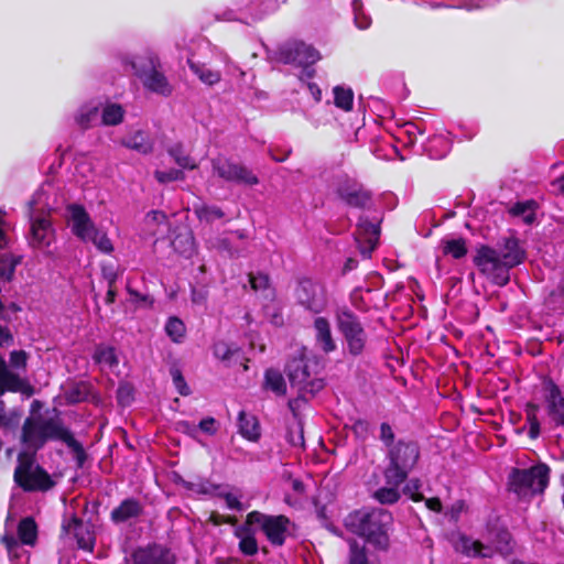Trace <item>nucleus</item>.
I'll list each match as a JSON object with an SVG mask.
<instances>
[{
	"label": "nucleus",
	"instance_id": "nucleus-10",
	"mask_svg": "<svg viewBox=\"0 0 564 564\" xmlns=\"http://www.w3.org/2000/svg\"><path fill=\"white\" fill-rule=\"evenodd\" d=\"M248 516V523L253 524L257 530L263 532L272 545H282L289 532L290 520L285 516H270L260 511H251Z\"/></svg>",
	"mask_w": 564,
	"mask_h": 564
},
{
	"label": "nucleus",
	"instance_id": "nucleus-27",
	"mask_svg": "<svg viewBox=\"0 0 564 564\" xmlns=\"http://www.w3.org/2000/svg\"><path fill=\"white\" fill-rule=\"evenodd\" d=\"M386 486L380 487L373 492V498L382 505H393L401 498L400 486L404 481L392 482L384 478Z\"/></svg>",
	"mask_w": 564,
	"mask_h": 564
},
{
	"label": "nucleus",
	"instance_id": "nucleus-11",
	"mask_svg": "<svg viewBox=\"0 0 564 564\" xmlns=\"http://www.w3.org/2000/svg\"><path fill=\"white\" fill-rule=\"evenodd\" d=\"M43 191L37 192L30 202L31 238L32 247L50 252L48 248L55 239V234L50 219L45 216L35 215V206L41 204Z\"/></svg>",
	"mask_w": 564,
	"mask_h": 564
},
{
	"label": "nucleus",
	"instance_id": "nucleus-43",
	"mask_svg": "<svg viewBox=\"0 0 564 564\" xmlns=\"http://www.w3.org/2000/svg\"><path fill=\"white\" fill-rule=\"evenodd\" d=\"M167 336L175 343H181L185 336V325L177 317H170L165 325Z\"/></svg>",
	"mask_w": 564,
	"mask_h": 564
},
{
	"label": "nucleus",
	"instance_id": "nucleus-64",
	"mask_svg": "<svg viewBox=\"0 0 564 564\" xmlns=\"http://www.w3.org/2000/svg\"><path fill=\"white\" fill-rule=\"evenodd\" d=\"M116 290H115V285H111V286H108V291H107V294H106V303L107 304H112L116 300Z\"/></svg>",
	"mask_w": 564,
	"mask_h": 564
},
{
	"label": "nucleus",
	"instance_id": "nucleus-37",
	"mask_svg": "<svg viewBox=\"0 0 564 564\" xmlns=\"http://www.w3.org/2000/svg\"><path fill=\"white\" fill-rule=\"evenodd\" d=\"M173 249L185 258L194 253V237L189 231L177 235L172 241Z\"/></svg>",
	"mask_w": 564,
	"mask_h": 564
},
{
	"label": "nucleus",
	"instance_id": "nucleus-50",
	"mask_svg": "<svg viewBox=\"0 0 564 564\" xmlns=\"http://www.w3.org/2000/svg\"><path fill=\"white\" fill-rule=\"evenodd\" d=\"M173 383L182 395H188L189 394V388L187 387L185 379L182 375V371L177 367H172L170 370Z\"/></svg>",
	"mask_w": 564,
	"mask_h": 564
},
{
	"label": "nucleus",
	"instance_id": "nucleus-56",
	"mask_svg": "<svg viewBox=\"0 0 564 564\" xmlns=\"http://www.w3.org/2000/svg\"><path fill=\"white\" fill-rule=\"evenodd\" d=\"M214 354L217 358L226 360L231 356L232 350L226 343L219 341L214 346Z\"/></svg>",
	"mask_w": 564,
	"mask_h": 564
},
{
	"label": "nucleus",
	"instance_id": "nucleus-22",
	"mask_svg": "<svg viewBox=\"0 0 564 564\" xmlns=\"http://www.w3.org/2000/svg\"><path fill=\"white\" fill-rule=\"evenodd\" d=\"M315 341L316 345L325 354H329L336 349V343L332 335L329 322L324 317H317L314 321Z\"/></svg>",
	"mask_w": 564,
	"mask_h": 564
},
{
	"label": "nucleus",
	"instance_id": "nucleus-51",
	"mask_svg": "<svg viewBox=\"0 0 564 564\" xmlns=\"http://www.w3.org/2000/svg\"><path fill=\"white\" fill-rule=\"evenodd\" d=\"M102 276L108 282V286L115 285L119 274L122 272L119 267L111 263L102 264L101 268Z\"/></svg>",
	"mask_w": 564,
	"mask_h": 564
},
{
	"label": "nucleus",
	"instance_id": "nucleus-3",
	"mask_svg": "<svg viewBox=\"0 0 564 564\" xmlns=\"http://www.w3.org/2000/svg\"><path fill=\"white\" fill-rule=\"evenodd\" d=\"M392 520V514L382 508H364L350 512L345 519V527L375 547L386 550Z\"/></svg>",
	"mask_w": 564,
	"mask_h": 564
},
{
	"label": "nucleus",
	"instance_id": "nucleus-23",
	"mask_svg": "<svg viewBox=\"0 0 564 564\" xmlns=\"http://www.w3.org/2000/svg\"><path fill=\"white\" fill-rule=\"evenodd\" d=\"M142 511V505L137 499L129 498L111 511L110 518L115 523H123L138 518Z\"/></svg>",
	"mask_w": 564,
	"mask_h": 564
},
{
	"label": "nucleus",
	"instance_id": "nucleus-18",
	"mask_svg": "<svg viewBox=\"0 0 564 564\" xmlns=\"http://www.w3.org/2000/svg\"><path fill=\"white\" fill-rule=\"evenodd\" d=\"M67 218L73 234L87 242L96 227L85 208L79 205H69L67 207Z\"/></svg>",
	"mask_w": 564,
	"mask_h": 564
},
{
	"label": "nucleus",
	"instance_id": "nucleus-49",
	"mask_svg": "<svg viewBox=\"0 0 564 564\" xmlns=\"http://www.w3.org/2000/svg\"><path fill=\"white\" fill-rule=\"evenodd\" d=\"M422 487L421 480L419 478H411L406 481L403 492L414 501H421L424 499L423 495L420 494V489Z\"/></svg>",
	"mask_w": 564,
	"mask_h": 564
},
{
	"label": "nucleus",
	"instance_id": "nucleus-54",
	"mask_svg": "<svg viewBox=\"0 0 564 564\" xmlns=\"http://www.w3.org/2000/svg\"><path fill=\"white\" fill-rule=\"evenodd\" d=\"M26 354L23 350H14L10 355V365L15 369H24L26 367Z\"/></svg>",
	"mask_w": 564,
	"mask_h": 564
},
{
	"label": "nucleus",
	"instance_id": "nucleus-13",
	"mask_svg": "<svg viewBox=\"0 0 564 564\" xmlns=\"http://www.w3.org/2000/svg\"><path fill=\"white\" fill-rule=\"evenodd\" d=\"M14 480L24 490H47L53 486L50 476L42 469L32 470L30 459L24 455H19V465L14 471Z\"/></svg>",
	"mask_w": 564,
	"mask_h": 564
},
{
	"label": "nucleus",
	"instance_id": "nucleus-19",
	"mask_svg": "<svg viewBox=\"0 0 564 564\" xmlns=\"http://www.w3.org/2000/svg\"><path fill=\"white\" fill-rule=\"evenodd\" d=\"M379 240V226L365 218H360L357 224L356 241L359 250L365 258H369Z\"/></svg>",
	"mask_w": 564,
	"mask_h": 564
},
{
	"label": "nucleus",
	"instance_id": "nucleus-1",
	"mask_svg": "<svg viewBox=\"0 0 564 564\" xmlns=\"http://www.w3.org/2000/svg\"><path fill=\"white\" fill-rule=\"evenodd\" d=\"M527 257L517 238H507L498 249L481 246L477 249L474 263L494 284L503 286L510 280V269L521 264Z\"/></svg>",
	"mask_w": 564,
	"mask_h": 564
},
{
	"label": "nucleus",
	"instance_id": "nucleus-16",
	"mask_svg": "<svg viewBox=\"0 0 564 564\" xmlns=\"http://www.w3.org/2000/svg\"><path fill=\"white\" fill-rule=\"evenodd\" d=\"M295 297L300 305L313 313L322 312L327 304L324 285L310 279L300 281L295 290Z\"/></svg>",
	"mask_w": 564,
	"mask_h": 564
},
{
	"label": "nucleus",
	"instance_id": "nucleus-42",
	"mask_svg": "<svg viewBox=\"0 0 564 564\" xmlns=\"http://www.w3.org/2000/svg\"><path fill=\"white\" fill-rule=\"evenodd\" d=\"M195 214L200 221L213 223L224 217V212L215 205H202L195 208Z\"/></svg>",
	"mask_w": 564,
	"mask_h": 564
},
{
	"label": "nucleus",
	"instance_id": "nucleus-30",
	"mask_svg": "<svg viewBox=\"0 0 564 564\" xmlns=\"http://www.w3.org/2000/svg\"><path fill=\"white\" fill-rule=\"evenodd\" d=\"M263 388L272 391L278 397H282L286 393V382L280 370L273 368L265 370Z\"/></svg>",
	"mask_w": 564,
	"mask_h": 564
},
{
	"label": "nucleus",
	"instance_id": "nucleus-45",
	"mask_svg": "<svg viewBox=\"0 0 564 564\" xmlns=\"http://www.w3.org/2000/svg\"><path fill=\"white\" fill-rule=\"evenodd\" d=\"M88 241L93 242L96 248L104 253H110L113 250L111 240L104 231H100L97 228L94 229Z\"/></svg>",
	"mask_w": 564,
	"mask_h": 564
},
{
	"label": "nucleus",
	"instance_id": "nucleus-6",
	"mask_svg": "<svg viewBox=\"0 0 564 564\" xmlns=\"http://www.w3.org/2000/svg\"><path fill=\"white\" fill-rule=\"evenodd\" d=\"M126 64L148 91L164 97L172 95L173 86L164 75L160 59L153 53L132 56Z\"/></svg>",
	"mask_w": 564,
	"mask_h": 564
},
{
	"label": "nucleus",
	"instance_id": "nucleus-20",
	"mask_svg": "<svg viewBox=\"0 0 564 564\" xmlns=\"http://www.w3.org/2000/svg\"><path fill=\"white\" fill-rule=\"evenodd\" d=\"M133 561L135 564H173L171 553L159 545L138 549Z\"/></svg>",
	"mask_w": 564,
	"mask_h": 564
},
{
	"label": "nucleus",
	"instance_id": "nucleus-5",
	"mask_svg": "<svg viewBox=\"0 0 564 564\" xmlns=\"http://www.w3.org/2000/svg\"><path fill=\"white\" fill-rule=\"evenodd\" d=\"M484 539L480 541L458 533L452 543L456 552L471 558H491L496 554L508 556L512 553L511 535L507 530H488Z\"/></svg>",
	"mask_w": 564,
	"mask_h": 564
},
{
	"label": "nucleus",
	"instance_id": "nucleus-33",
	"mask_svg": "<svg viewBox=\"0 0 564 564\" xmlns=\"http://www.w3.org/2000/svg\"><path fill=\"white\" fill-rule=\"evenodd\" d=\"M441 249L444 256H451L454 259H462L467 253L466 241L463 238L445 237L441 240Z\"/></svg>",
	"mask_w": 564,
	"mask_h": 564
},
{
	"label": "nucleus",
	"instance_id": "nucleus-44",
	"mask_svg": "<svg viewBox=\"0 0 564 564\" xmlns=\"http://www.w3.org/2000/svg\"><path fill=\"white\" fill-rule=\"evenodd\" d=\"M75 536L77 544L80 549L91 551L94 547V538L89 530H87L82 522H75Z\"/></svg>",
	"mask_w": 564,
	"mask_h": 564
},
{
	"label": "nucleus",
	"instance_id": "nucleus-52",
	"mask_svg": "<svg viewBox=\"0 0 564 564\" xmlns=\"http://www.w3.org/2000/svg\"><path fill=\"white\" fill-rule=\"evenodd\" d=\"M380 440L384 444L386 448L389 449L392 445H395L397 441H394V433L392 427L388 423H382L380 425Z\"/></svg>",
	"mask_w": 564,
	"mask_h": 564
},
{
	"label": "nucleus",
	"instance_id": "nucleus-39",
	"mask_svg": "<svg viewBox=\"0 0 564 564\" xmlns=\"http://www.w3.org/2000/svg\"><path fill=\"white\" fill-rule=\"evenodd\" d=\"M94 359L102 368H112L118 365L116 351L112 347H98L94 354Z\"/></svg>",
	"mask_w": 564,
	"mask_h": 564
},
{
	"label": "nucleus",
	"instance_id": "nucleus-47",
	"mask_svg": "<svg viewBox=\"0 0 564 564\" xmlns=\"http://www.w3.org/2000/svg\"><path fill=\"white\" fill-rule=\"evenodd\" d=\"M349 564H369L365 546L356 541L350 543Z\"/></svg>",
	"mask_w": 564,
	"mask_h": 564
},
{
	"label": "nucleus",
	"instance_id": "nucleus-62",
	"mask_svg": "<svg viewBox=\"0 0 564 564\" xmlns=\"http://www.w3.org/2000/svg\"><path fill=\"white\" fill-rule=\"evenodd\" d=\"M369 424L366 421H357L354 424V431L356 434H367Z\"/></svg>",
	"mask_w": 564,
	"mask_h": 564
},
{
	"label": "nucleus",
	"instance_id": "nucleus-8",
	"mask_svg": "<svg viewBox=\"0 0 564 564\" xmlns=\"http://www.w3.org/2000/svg\"><path fill=\"white\" fill-rule=\"evenodd\" d=\"M550 468L538 464L528 469H512L509 475V488L519 497L542 494L549 485Z\"/></svg>",
	"mask_w": 564,
	"mask_h": 564
},
{
	"label": "nucleus",
	"instance_id": "nucleus-32",
	"mask_svg": "<svg viewBox=\"0 0 564 564\" xmlns=\"http://www.w3.org/2000/svg\"><path fill=\"white\" fill-rule=\"evenodd\" d=\"M452 148V142L443 134L433 135L426 143V151L432 159L444 158Z\"/></svg>",
	"mask_w": 564,
	"mask_h": 564
},
{
	"label": "nucleus",
	"instance_id": "nucleus-34",
	"mask_svg": "<svg viewBox=\"0 0 564 564\" xmlns=\"http://www.w3.org/2000/svg\"><path fill=\"white\" fill-rule=\"evenodd\" d=\"M18 535L22 544L33 546L37 539V527L32 518H24L18 525Z\"/></svg>",
	"mask_w": 564,
	"mask_h": 564
},
{
	"label": "nucleus",
	"instance_id": "nucleus-17",
	"mask_svg": "<svg viewBox=\"0 0 564 564\" xmlns=\"http://www.w3.org/2000/svg\"><path fill=\"white\" fill-rule=\"evenodd\" d=\"M337 194L350 207L365 209L372 205L371 194L362 185L351 180L340 183L337 187Z\"/></svg>",
	"mask_w": 564,
	"mask_h": 564
},
{
	"label": "nucleus",
	"instance_id": "nucleus-59",
	"mask_svg": "<svg viewBox=\"0 0 564 564\" xmlns=\"http://www.w3.org/2000/svg\"><path fill=\"white\" fill-rule=\"evenodd\" d=\"M306 89L308 90V93L311 94V96H312V98L314 99L315 102H319L321 101V99H322V90L318 87V85H316L315 83H307L306 84Z\"/></svg>",
	"mask_w": 564,
	"mask_h": 564
},
{
	"label": "nucleus",
	"instance_id": "nucleus-31",
	"mask_svg": "<svg viewBox=\"0 0 564 564\" xmlns=\"http://www.w3.org/2000/svg\"><path fill=\"white\" fill-rule=\"evenodd\" d=\"M187 64L191 70L199 78V80L206 85L213 86L217 84L221 78L220 72L210 69L203 63L188 58Z\"/></svg>",
	"mask_w": 564,
	"mask_h": 564
},
{
	"label": "nucleus",
	"instance_id": "nucleus-12",
	"mask_svg": "<svg viewBox=\"0 0 564 564\" xmlns=\"http://www.w3.org/2000/svg\"><path fill=\"white\" fill-rule=\"evenodd\" d=\"M280 54L285 64L303 68L300 75L301 79L313 77L315 72L311 66L321 58L319 53L313 46L302 42L285 46Z\"/></svg>",
	"mask_w": 564,
	"mask_h": 564
},
{
	"label": "nucleus",
	"instance_id": "nucleus-38",
	"mask_svg": "<svg viewBox=\"0 0 564 564\" xmlns=\"http://www.w3.org/2000/svg\"><path fill=\"white\" fill-rule=\"evenodd\" d=\"M536 204L534 200H525L517 203L510 213L513 216L520 217L525 224H532L535 218Z\"/></svg>",
	"mask_w": 564,
	"mask_h": 564
},
{
	"label": "nucleus",
	"instance_id": "nucleus-28",
	"mask_svg": "<svg viewBox=\"0 0 564 564\" xmlns=\"http://www.w3.org/2000/svg\"><path fill=\"white\" fill-rule=\"evenodd\" d=\"M1 542L6 545L9 557L14 564H26L29 554L20 546L12 533L7 531L2 535Z\"/></svg>",
	"mask_w": 564,
	"mask_h": 564
},
{
	"label": "nucleus",
	"instance_id": "nucleus-4",
	"mask_svg": "<svg viewBox=\"0 0 564 564\" xmlns=\"http://www.w3.org/2000/svg\"><path fill=\"white\" fill-rule=\"evenodd\" d=\"M318 359L310 354L306 348H299L285 366V373L292 389L299 397L306 399L319 392L325 383L321 376Z\"/></svg>",
	"mask_w": 564,
	"mask_h": 564
},
{
	"label": "nucleus",
	"instance_id": "nucleus-29",
	"mask_svg": "<svg viewBox=\"0 0 564 564\" xmlns=\"http://www.w3.org/2000/svg\"><path fill=\"white\" fill-rule=\"evenodd\" d=\"M99 110V106L95 102L85 104L77 110L75 122L82 129H88L97 122Z\"/></svg>",
	"mask_w": 564,
	"mask_h": 564
},
{
	"label": "nucleus",
	"instance_id": "nucleus-15",
	"mask_svg": "<svg viewBox=\"0 0 564 564\" xmlns=\"http://www.w3.org/2000/svg\"><path fill=\"white\" fill-rule=\"evenodd\" d=\"M542 397L549 423L555 427L564 426V395L553 380H544Z\"/></svg>",
	"mask_w": 564,
	"mask_h": 564
},
{
	"label": "nucleus",
	"instance_id": "nucleus-2",
	"mask_svg": "<svg viewBox=\"0 0 564 564\" xmlns=\"http://www.w3.org/2000/svg\"><path fill=\"white\" fill-rule=\"evenodd\" d=\"M61 441L74 454L77 465L82 467L86 459V453L79 442H77L72 432L65 427L57 417H45L42 415L31 416L25 420L22 431V442L28 449L37 451L47 441Z\"/></svg>",
	"mask_w": 564,
	"mask_h": 564
},
{
	"label": "nucleus",
	"instance_id": "nucleus-60",
	"mask_svg": "<svg viewBox=\"0 0 564 564\" xmlns=\"http://www.w3.org/2000/svg\"><path fill=\"white\" fill-rule=\"evenodd\" d=\"M130 397V388L128 386H120L118 389V399L120 403H128Z\"/></svg>",
	"mask_w": 564,
	"mask_h": 564
},
{
	"label": "nucleus",
	"instance_id": "nucleus-58",
	"mask_svg": "<svg viewBox=\"0 0 564 564\" xmlns=\"http://www.w3.org/2000/svg\"><path fill=\"white\" fill-rule=\"evenodd\" d=\"M199 429L209 434V435H213L216 433L217 431V427H216V421L214 417H206V419H203L200 422H199Z\"/></svg>",
	"mask_w": 564,
	"mask_h": 564
},
{
	"label": "nucleus",
	"instance_id": "nucleus-57",
	"mask_svg": "<svg viewBox=\"0 0 564 564\" xmlns=\"http://www.w3.org/2000/svg\"><path fill=\"white\" fill-rule=\"evenodd\" d=\"M6 212L0 208V249L8 246L9 239L6 234L7 223L4 221Z\"/></svg>",
	"mask_w": 564,
	"mask_h": 564
},
{
	"label": "nucleus",
	"instance_id": "nucleus-63",
	"mask_svg": "<svg viewBox=\"0 0 564 564\" xmlns=\"http://www.w3.org/2000/svg\"><path fill=\"white\" fill-rule=\"evenodd\" d=\"M291 486H292V489L293 491L297 495V496H301L304 494V485L301 480L299 479H292L291 480Z\"/></svg>",
	"mask_w": 564,
	"mask_h": 564
},
{
	"label": "nucleus",
	"instance_id": "nucleus-35",
	"mask_svg": "<svg viewBox=\"0 0 564 564\" xmlns=\"http://www.w3.org/2000/svg\"><path fill=\"white\" fill-rule=\"evenodd\" d=\"M173 161L181 167L180 170H194L197 167V163L181 144L172 145L167 150Z\"/></svg>",
	"mask_w": 564,
	"mask_h": 564
},
{
	"label": "nucleus",
	"instance_id": "nucleus-53",
	"mask_svg": "<svg viewBox=\"0 0 564 564\" xmlns=\"http://www.w3.org/2000/svg\"><path fill=\"white\" fill-rule=\"evenodd\" d=\"M221 497L224 498L226 506L231 510H243L245 507L241 503V495L235 494V492H226L223 494Z\"/></svg>",
	"mask_w": 564,
	"mask_h": 564
},
{
	"label": "nucleus",
	"instance_id": "nucleus-25",
	"mask_svg": "<svg viewBox=\"0 0 564 564\" xmlns=\"http://www.w3.org/2000/svg\"><path fill=\"white\" fill-rule=\"evenodd\" d=\"M239 433L247 440L256 442L260 437V425L258 419L245 411L238 415Z\"/></svg>",
	"mask_w": 564,
	"mask_h": 564
},
{
	"label": "nucleus",
	"instance_id": "nucleus-61",
	"mask_svg": "<svg viewBox=\"0 0 564 564\" xmlns=\"http://www.w3.org/2000/svg\"><path fill=\"white\" fill-rule=\"evenodd\" d=\"M425 505H426V507L430 510H433V511H436V512H440L441 509H442V503H441V500L438 498L426 499Z\"/></svg>",
	"mask_w": 564,
	"mask_h": 564
},
{
	"label": "nucleus",
	"instance_id": "nucleus-48",
	"mask_svg": "<svg viewBox=\"0 0 564 564\" xmlns=\"http://www.w3.org/2000/svg\"><path fill=\"white\" fill-rule=\"evenodd\" d=\"M352 8H354V15H355L354 20H355L356 26L360 30L368 29L371 24V19L369 15H367L362 11L360 2L354 1Z\"/></svg>",
	"mask_w": 564,
	"mask_h": 564
},
{
	"label": "nucleus",
	"instance_id": "nucleus-14",
	"mask_svg": "<svg viewBox=\"0 0 564 564\" xmlns=\"http://www.w3.org/2000/svg\"><path fill=\"white\" fill-rule=\"evenodd\" d=\"M213 174L219 178L243 185H256L258 177L247 166L235 163L225 158H217L212 161Z\"/></svg>",
	"mask_w": 564,
	"mask_h": 564
},
{
	"label": "nucleus",
	"instance_id": "nucleus-24",
	"mask_svg": "<svg viewBox=\"0 0 564 564\" xmlns=\"http://www.w3.org/2000/svg\"><path fill=\"white\" fill-rule=\"evenodd\" d=\"M121 143L123 147L134 150L142 154H149L153 150V141L142 130L134 131L129 135L124 137Z\"/></svg>",
	"mask_w": 564,
	"mask_h": 564
},
{
	"label": "nucleus",
	"instance_id": "nucleus-55",
	"mask_svg": "<svg viewBox=\"0 0 564 564\" xmlns=\"http://www.w3.org/2000/svg\"><path fill=\"white\" fill-rule=\"evenodd\" d=\"M127 292L129 294V301H131L132 303L144 305V306L151 305V303H152V301H150L148 295H143V294L139 293L138 291L131 289L129 284L127 285Z\"/></svg>",
	"mask_w": 564,
	"mask_h": 564
},
{
	"label": "nucleus",
	"instance_id": "nucleus-36",
	"mask_svg": "<svg viewBox=\"0 0 564 564\" xmlns=\"http://www.w3.org/2000/svg\"><path fill=\"white\" fill-rule=\"evenodd\" d=\"M249 282L251 284V289L256 292L262 293L263 297L267 300L274 299V290L271 288L270 278L263 273H250Z\"/></svg>",
	"mask_w": 564,
	"mask_h": 564
},
{
	"label": "nucleus",
	"instance_id": "nucleus-26",
	"mask_svg": "<svg viewBox=\"0 0 564 564\" xmlns=\"http://www.w3.org/2000/svg\"><path fill=\"white\" fill-rule=\"evenodd\" d=\"M126 115V109L117 102L106 101L100 108L101 124L104 126H118L120 124Z\"/></svg>",
	"mask_w": 564,
	"mask_h": 564
},
{
	"label": "nucleus",
	"instance_id": "nucleus-9",
	"mask_svg": "<svg viewBox=\"0 0 564 564\" xmlns=\"http://www.w3.org/2000/svg\"><path fill=\"white\" fill-rule=\"evenodd\" d=\"M336 322L346 340L349 354L360 355L365 349L367 335L359 318L350 310L340 308L336 313Z\"/></svg>",
	"mask_w": 564,
	"mask_h": 564
},
{
	"label": "nucleus",
	"instance_id": "nucleus-40",
	"mask_svg": "<svg viewBox=\"0 0 564 564\" xmlns=\"http://www.w3.org/2000/svg\"><path fill=\"white\" fill-rule=\"evenodd\" d=\"M354 93L350 88L337 86L334 88V102L336 107L344 111H349L352 108Z\"/></svg>",
	"mask_w": 564,
	"mask_h": 564
},
{
	"label": "nucleus",
	"instance_id": "nucleus-21",
	"mask_svg": "<svg viewBox=\"0 0 564 564\" xmlns=\"http://www.w3.org/2000/svg\"><path fill=\"white\" fill-rule=\"evenodd\" d=\"M256 530L253 524L248 523V518L243 524L235 529V535L239 539V550L245 555L251 556L258 553L259 547L254 536Z\"/></svg>",
	"mask_w": 564,
	"mask_h": 564
},
{
	"label": "nucleus",
	"instance_id": "nucleus-7",
	"mask_svg": "<svg viewBox=\"0 0 564 564\" xmlns=\"http://www.w3.org/2000/svg\"><path fill=\"white\" fill-rule=\"evenodd\" d=\"M387 466L383 477L392 482L405 481L420 458V447L416 442L399 440L387 449Z\"/></svg>",
	"mask_w": 564,
	"mask_h": 564
},
{
	"label": "nucleus",
	"instance_id": "nucleus-46",
	"mask_svg": "<svg viewBox=\"0 0 564 564\" xmlns=\"http://www.w3.org/2000/svg\"><path fill=\"white\" fill-rule=\"evenodd\" d=\"M154 176L158 182L165 184L174 181H183L185 174L180 169H171L169 171H155Z\"/></svg>",
	"mask_w": 564,
	"mask_h": 564
},
{
	"label": "nucleus",
	"instance_id": "nucleus-41",
	"mask_svg": "<svg viewBox=\"0 0 564 564\" xmlns=\"http://www.w3.org/2000/svg\"><path fill=\"white\" fill-rule=\"evenodd\" d=\"M538 410L539 406L533 403H528L525 408L527 422L529 424V436L532 440H535L540 436L541 425L538 420Z\"/></svg>",
	"mask_w": 564,
	"mask_h": 564
}]
</instances>
